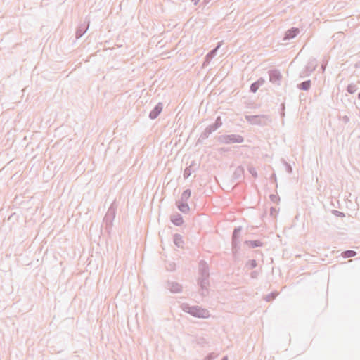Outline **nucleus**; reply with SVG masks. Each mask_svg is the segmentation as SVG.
<instances>
[{
  "label": "nucleus",
  "mask_w": 360,
  "mask_h": 360,
  "mask_svg": "<svg viewBox=\"0 0 360 360\" xmlns=\"http://www.w3.org/2000/svg\"><path fill=\"white\" fill-rule=\"evenodd\" d=\"M244 244L247 245L248 246H249L250 248H258V247H262L263 245H264L263 243L261 242L259 240H245L244 242Z\"/></svg>",
  "instance_id": "20"
},
{
  "label": "nucleus",
  "mask_w": 360,
  "mask_h": 360,
  "mask_svg": "<svg viewBox=\"0 0 360 360\" xmlns=\"http://www.w3.org/2000/svg\"><path fill=\"white\" fill-rule=\"evenodd\" d=\"M276 212L277 210L274 207H271L270 208V215L274 216V214H276Z\"/></svg>",
  "instance_id": "37"
},
{
  "label": "nucleus",
  "mask_w": 360,
  "mask_h": 360,
  "mask_svg": "<svg viewBox=\"0 0 360 360\" xmlns=\"http://www.w3.org/2000/svg\"><path fill=\"white\" fill-rule=\"evenodd\" d=\"M244 175V168L242 166H238L236 168L233 174V179L235 181H242Z\"/></svg>",
  "instance_id": "15"
},
{
  "label": "nucleus",
  "mask_w": 360,
  "mask_h": 360,
  "mask_svg": "<svg viewBox=\"0 0 360 360\" xmlns=\"http://www.w3.org/2000/svg\"><path fill=\"white\" fill-rule=\"evenodd\" d=\"M194 163L193 162L189 167H187L184 169L183 176L185 179H188L191 175L192 172H194V169H191Z\"/></svg>",
  "instance_id": "24"
},
{
  "label": "nucleus",
  "mask_w": 360,
  "mask_h": 360,
  "mask_svg": "<svg viewBox=\"0 0 360 360\" xmlns=\"http://www.w3.org/2000/svg\"><path fill=\"white\" fill-rule=\"evenodd\" d=\"M210 1H211V0H204V1H205L206 4L209 3Z\"/></svg>",
  "instance_id": "43"
},
{
  "label": "nucleus",
  "mask_w": 360,
  "mask_h": 360,
  "mask_svg": "<svg viewBox=\"0 0 360 360\" xmlns=\"http://www.w3.org/2000/svg\"><path fill=\"white\" fill-rule=\"evenodd\" d=\"M166 288L172 293H179L182 291V285L174 281H167Z\"/></svg>",
  "instance_id": "10"
},
{
  "label": "nucleus",
  "mask_w": 360,
  "mask_h": 360,
  "mask_svg": "<svg viewBox=\"0 0 360 360\" xmlns=\"http://www.w3.org/2000/svg\"><path fill=\"white\" fill-rule=\"evenodd\" d=\"M300 33V30L297 27H291L288 29L284 35L283 40H290L295 38Z\"/></svg>",
  "instance_id": "12"
},
{
  "label": "nucleus",
  "mask_w": 360,
  "mask_h": 360,
  "mask_svg": "<svg viewBox=\"0 0 360 360\" xmlns=\"http://www.w3.org/2000/svg\"><path fill=\"white\" fill-rule=\"evenodd\" d=\"M342 120L344 123L347 124L349 122V118L347 115H344L342 117Z\"/></svg>",
  "instance_id": "36"
},
{
  "label": "nucleus",
  "mask_w": 360,
  "mask_h": 360,
  "mask_svg": "<svg viewBox=\"0 0 360 360\" xmlns=\"http://www.w3.org/2000/svg\"><path fill=\"white\" fill-rule=\"evenodd\" d=\"M317 66V61L315 58L309 60L304 70L300 73V77L309 76L316 69Z\"/></svg>",
  "instance_id": "7"
},
{
  "label": "nucleus",
  "mask_w": 360,
  "mask_h": 360,
  "mask_svg": "<svg viewBox=\"0 0 360 360\" xmlns=\"http://www.w3.org/2000/svg\"><path fill=\"white\" fill-rule=\"evenodd\" d=\"M217 140L224 144L242 143L244 142V138L240 134H223L216 137Z\"/></svg>",
  "instance_id": "5"
},
{
  "label": "nucleus",
  "mask_w": 360,
  "mask_h": 360,
  "mask_svg": "<svg viewBox=\"0 0 360 360\" xmlns=\"http://www.w3.org/2000/svg\"><path fill=\"white\" fill-rule=\"evenodd\" d=\"M230 148H225V147H223V148H220L218 151L220 153H225V152H229L230 151Z\"/></svg>",
  "instance_id": "35"
},
{
  "label": "nucleus",
  "mask_w": 360,
  "mask_h": 360,
  "mask_svg": "<svg viewBox=\"0 0 360 360\" xmlns=\"http://www.w3.org/2000/svg\"><path fill=\"white\" fill-rule=\"evenodd\" d=\"M199 277L198 285L200 286V294L205 297L209 293L210 272L207 263L205 260H200L198 265Z\"/></svg>",
  "instance_id": "1"
},
{
  "label": "nucleus",
  "mask_w": 360,
  "mask_h": 360,
  "mask_svg": "<svg viewBox=\"0 0 360 360\" xmlns=\"http://www.w3.org/2000/svg\"><path fill=\"white\" fill-rule=\"evenodd\" d=\"M191 189L187 188L185 191H184V192L182 193V194L181 195L180 200H179L178 201L182 202H187L188 200L191 197Z\"/></svg>",
  "instance_id": "21"
},
{
  "label": "nucleus",
  "mask_w": 360,
  "mask_h": 360,
  "mask_svg": "<svg viewBox=\"0 0 360 360\" xmlns=\"http://www.w3.org/2000/svg\"><path fill=\"white\" fill-rule=\"evenodd\" d=\"M357 91V86L354 84H350L347 86V91L349 94H354Z\"/></svg>",
  "instance_id": "26"
},
{
  "label": "nucleus",
  "mask_w": 360,
  "mask_h": 360,
  "mask_svg": "<svg viewBox=\"0 0 360 360\" xmlns=\"http://www.w3.org/2000/svg\"><path fill=\"white\" fill-rule=\"evenodd\" d=\"M174 243L177 247H179V248L182 247L183 244H184V241L182 240V236L179 233H176L174 236Z\"/></svg>",
  "instance_id": "23"
},
{
  "label": "nucleus",
  "mask_w": 360,
  "mask_h": 360,
  "mask_svg": "<svg viewBox=\"0 0 360 360\" xmlns=\"http://www.w3.org/2000/svg\"><path fill=\"white\" fill-rule=\"evenodd\" d=\"M181 308L182 311L194 317L207 319L210 316V311L207 309L198 305L191 306L188 303H183L181 305Z\"/></svg>",
  "instance_id": "2"
},
{
  "label": "nucleus",
  "mask_w": 360,
  "mask_h": 360,
  "mask_svg": "<svg viewBox=\"0 0 360 360\" xmlns=\"http://www.w3.org/2000/svg\"><path fill=\"white\" fill-rule=\"evenodd\" d=\"M247 266L250 267V269H255L257 266V263L255 259H250L247 262Z\"/></svg>",
  "instance_id": "30"
},
{
  "label": "nucleus",
  "mask_w": 360,
  "mask_h": 360,
  "mask_svg": "<svg viewBox=\"0 0 360 360\" xmlns=\"http://www.w3.org/2000/svg\"><path fill=\"white\" fill-rule=\"evenodd\" d=\"M331 212L333 214H334L335 216L338 217H345V214L344 212L336 210H332Z\"/></svg>",
  "instance_id": "31"
},
{
  "label": "nucleus",
  "mask_w": 360,
  "mask_h": 360,
  "mask_svg": "<svg viewBox=\"0 0 360 360\" xmlns=\"http://www.w3.org/2000/svg\"><path fill=\"white\" fill-rule=\"evenodd\" d=\"M221 360H229V359H228L227 356H224L222 357V359Z\"/></svg>",
  "instance_id": "42"
},
{
  "label": "nucleus",
  "mask_w": 360,
  "mask_h": 360,
  "mask_svg": "<svg viewBox=\"0 0 360 360\" xmlns=\"http://www.w3.org/2000/svg\"><path fill=\"white\" fill-rule=\"evenodd\" d=\"M222 125V121H221V118L220 116H218L216 120H215V122L210 125H208V127H210V129H211L212 130L213 132H214L215 131H217L219 127H221Z\"/></svg>",
  "instance_id": "18"
},
{
  "label": "nucleus",
  "mask_w": 360,
  "mask_h": 360,
  "mask_svg": "<svg viewBox=\"0 0 360 360\" xmlns=\"http://www.w3.org/2000/svg\"><path fill=\"white\" fill-rule=\"evenodd\" d=\"M341 255L343 258H349L356 256V252L351 250H345L342 253Z\"/></svg>",
  "instance_id": "25"
},
{
  "label": "nucleus",
  "mask_w": 360,
  "mask_h": 360,
  "mask_svg": "<svg viewBox=\"0 0 360 360\" xmlns=\"http://www.w3.org/2000/svg\"><path fill=\"white\" fill-rule=\"evenodd\" d=\"M117 205L113 202L109 207L104 218L103 223L105 224V231L108 234L110 233L112 227V222L116 215Z\"/></svg>",
  "instance_id": "4"
},
{
  "label": "nucleus",
  "mask_w": 360,
  "mask_h": 360,
  "mask_svg": "<svg viewBox=\"0 0 360 360\" xmlns=\"http://www.w3.org/2000/svg\"><path fill=\"white\" fill-rule=\"evenodd\" d=\"M269 76V81L274 84L279 86L281 84V80L282 75L281 72L277 69H271L268 71Z\"/></svg>",
  "instance_id": "8"
},
{
  "label": "nucleus",
  "mask_w": 360,
  "mask_h": 360,
  "mask_svg": "<svg viewBox=\"0 0 360 360\" xmlns=\"http://www.w3.org/2000/svg\"><path fill=\"white\" fill-rule=\"evenodd\" d=\"M248 172H250V174L255 178H257V170L255 167H250L248 168Z\"/></svg>",
  "instance_id": "32"
},
{
  "label": "nucleus",
  "mask_w": 360,
  "mask_h": 360,
  "mask_svg": "<svg viewBox=\"0 0 360 360\" xmlns=\"http://www.w3.org/2000/svg\"><path fill=\"white\" fill-rule=\"evenodd\" d=\"M277 295H278L277 292H271V293L268 294L266 296L265 300L266 302H271V301L274 300L276 297Z\"/></svg>",
  "instance_id": "27"
},
{
  "label": "nucleus",
  "mask_w": 360,
  "mask_h": 360,
  "mask_svg": "<svg viewBox=\"0 0 360 360\" xmlns=\"http://www.w3.org/2000/svg\"><path fill=\"white\" fill-rule=\"evenodd\" d=\"M163 109V104L161 102H159L154 108L149 113V118L150 120H155L156 119L159 115L161 113Z\"/></svg>",
  "instance_id": "11"
},
{
  "label": "nucleus",
  "mask_w": 360,
  "mask_h": 360,
  "mask_svg": "<svg viewBox=\"0 0 360 360\" xmlns=\"http://www.w3.org/2000/svg\"><path fill=\"white\" fill-rule=\"evenodd\" d=\"M170 221L174 225L176 226H181L184 222L181 214L178 212L171 214Z\"/></svg>",
  "instance_id": "13"
},
{
  "label": "nucleus",
  "mask_w": 360,
  "mask_h": 360,
  "mask_svg": "<svg viewBox=\"0 0 360 360\" xmlns=\"http://www.w3.org/2000/svg\"><path fill=\"white\" fill-rule=\"evenodd\" d=\"M269 198L274 203H278V202L280 200L279 197L277 195H275V194H271L269 195Z\"/></svg>",
  "instance_id": "33"
},
{
  "label": "nucleus",
  "mask_w": 360,
  "mask_h": 360,
  "mask_svg": "<svg viewBox=\"0 0 360 360\" xmlns=\"http://www.w3.org/2000/svg\"><path fill=\"white\" fill-rule=\"evenodd\" d=\"M90 21L89 20H85L83 23H81L77 28L75 32V37L77 39H80L88 30L89 27Z\"/></svg>",
  "instance_id": "9"
},
{
  "label": "nucleus",
  "mask_w": 360,
  "mask_h": 360,
  "mask_svg": "<svg viewBox=\"0 0 360 360\" xmlns=\"http://www.w3.org/2000/svg\"><path fill=\"white\" fill-rule=\"evenodd\" d=\"M166 269L169 271H174L176 269V264L173 262H169L166 264Z\"/></svg>",
  "instance_id": "28"
},
{
  "label": "nucleus",
  "mask_w": 360,
  "mask_h": 360,
  "mask_svg": "<svg viewBox=\"0 0 360 360\" xmlns=\"http://www.w3.org/2000/svg\"><path fill=\"white\" fill-rule=\"evenodd\" d=\"M210 133L205 129L201 133L198 139L196 141L195 146H198L200 144H202L203 141L207 139L210 136Z\"/></svg>",
  "instance_id": "22"
},
{
  "label": "nucleus",
  "mask_w": 360,
  "mask_h": 360,
  "mask_svg": "<svg viewBox=\"0 0 360 360\" xmlns=\"http://www.w3.org/2000/svg\"><path fill=\"white\" fill-rule=\"evenodd\" d=\"M245 120L251 124L264 126L270 122L271 119L265 115H245Z\"/></svg>",
  "instance_id": "6"
},
{
  "label": "nucleus",
  "mask_w": 360,
  "mask_h": 360,
  "mask_svg": "<svg viewBox=\"0 0 360 360\" xmlns=\"http://www.w3.org/2000/svg\"><path fill=\"white\" fill-rule=\"evenodd\" d=\"M194 5H197L200 0H191Z\"/></svg>",
  "instance_id": "40"
},
{
  "label": "nucleus",
  "mask_w": 360,
  "mask_h": 360,
  "mask_svg": "<svg viewBox=\"0 0 360 360\" xmlns=\"http://www.w3.org/2000/svg\"><path fill=\"white\" fill-rule=\"evenodd\" d=\"M251 276L252 278H255L256 277V272L255 271H253L251 273Z\"/></svg>",
  "instance_id": "41"
},
{
  "label": "nucleus",
  "mask_w": 360,
  "mask_h": 360,
  "mask_svg": "<svg viewBox=\"0 0 360 360\" xmlns=\"http://www.w3.org/2000/svg\"><path fill=\"white\" fill-rule=\"evenodd\" d=\"M281 161L285 167L286 172L289 174H291L292 172V166L288 162H287L283 158L281 159Z\"/></svg>",
  "instance_id": "29"
},
{
  "label": "nucleus",
  "mask_w": 360,
  "mask_h": 360,
  "mask_svg": "<svg viewBox=\"0 0 360 360\" xmlns=\"http://www.w3.org/2000/svg\"><path fill=\"white\" fill-rule=\"evenodd\" d=\"M270 180L273 182H276V176L275 174H271V176H270Z\"/></svg>",
  "instance_id": "38"
},
{
  "label": "nucleus",
  "mask_w": 360,
  "mask_h": 360,
  "mask_svg": "<svg viewBox=\"0 0 360 360\" xmlns=\"http://www.w3.org/2000/svg\"><path fill=\"white\" fill-rule=\"evenodd\" d=\"M176 205L179 211L182 213L186 214L190 211V207L188 202H176Z\"/></svg>",
  "instance_id": "17"
},
{
  "label": "nucleus",
  "mask_w": 360,
  "mask_h": 360,
  "mask_svg": "<svg viewBox=\"0 0 360 360\" xmlns=\"http://www.w3.org/2000/svg\"><path fill=\"white\" fill-rule=\"evenodd\" d=\"M205 129L207 131L210 133V134H212L213 133L212 130L210 129L208 126Z\"/></svg>",
  "instance_id": "39"
},
{
  "label": "nucleus",
  "mask_w": 360,
  "mask_h": 360,
  "mask_svg": "<svg viewBox=\"0 0 360 360\" xmlns=\"http://www.w3.org/2000/svg\"><path fill=\"white\" fill-rule=\"evenodd\" d=\"M285 103H281V108H280V110H281V112L280 113H281V115L282 117L285 116Z\"/></svg>",
  "instance_id": "34"
},
{
  "label": "nucleus",
  "mask_w": 360,
  "mask_h": 360,
  "mask_svg": "<svg viewBox=\"0 0 360 360\" xmlns=\"http://www.w3.org/2000/svg\"><path fill=\"white\" fill-rule=\"evenodd\" d=\"M220 46H221V44L219 43L214 49H213L212 50H211L210 51H209L207 53V54L205 56V58L204 64L205 63H210V60L216 56L217 50L220 47Z\"/></svg>",
  "instance_id": "16"
},
{
  "label": "nucleus",
  "mask_w": 360,
  "mask_h": 360,
  "mask_svg": "<svg viewBox=\"0 0 360 360\" xmlns=\"http://www.w3.org/2000/svg\"><path fill=\"white\" fill-rule=\"evenodd\" d=\"M242 226H239L237 227H235L233 233H232V237H231V250H232V255L233 257L235 262H236L238 259V254L239 251L240 250V234L242 231Z\"/></svg>",
  "instance_id": "3"
},
{
  "label": "nucleus",
  "mask_w": 360,
  "mask_h": 360,
  "mask_svg": "<svg viewBox=\"0 0 360 360\" xmlns=\"http://www.w3.org/2000/svg\"><path fill=\"white\" fill-rule=\"evenodd\" d=\"M311 86V81L310 79H308L298 84L297 86L300 90L308 91L310 89Z\"/></svg>",
  "instance_id": "19"
},
{
  "label": "nucleus",
  "mask_w": 360,
  "mask_h": 360,
  "mask_svg": "<svg viewBox=\"0 0 360 360\" xmlns=\"http://www.w3.org/2000/svg\"><path fill=\"white\" fill-rule=\"evenodd\" d=\"M265 83V79L262 77L259 78L257 81L252 83L250 86V91L252 93H256L260 86Z\"/></svg>",
  "instance_id": "14"
},
{
  "label": "nucleus",
  "mask_w": 360,
  "mask_h": 360,
  "mask_svg": "<svg viewBox=\"0 0 360 360\" xmlns=\"http://www.w3.org/2000/svg\"><path fill=\"white\" fill-rule=\"evenodd\" d=\"M358 98L360 100V92L358 94Z\"/></svg>",
  "instance_id": "44"
}]
</instances>
